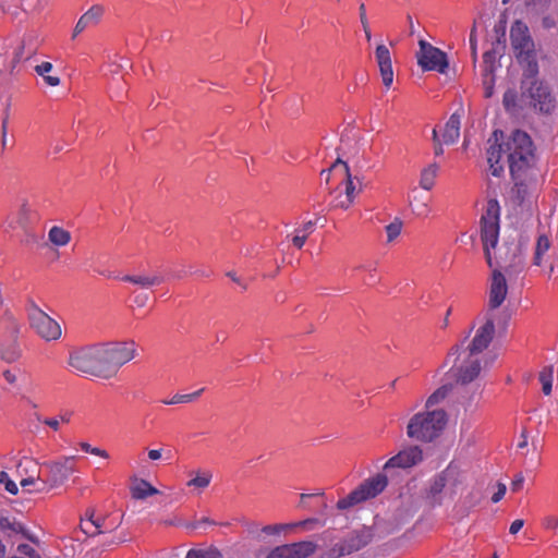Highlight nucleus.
<instances>
[{
  "label": "nucleus",
  "instance_id": "1",
  "mask_svg": "<svg viewBox=\"0 0 558 558\" xmlns=\"http://www.w3.org/2000/svg\"><path fill=\"white\" fill-rule=\"evenodd\" d=\"M495 140L487 149V161L490 173L499 177L504 172L502 157H507L509 169L513 179L523 177L535 162L534 145L531 137L523 131L515 130L511 135L498 143L502 138V132L495 131Z\"/></svg>",
  "mask_w": 558,
  "mask_h": 558
},
{
  "label": "nucleus",
  "instance_id": "2",
  "mask_svg": "<svg viewBox=\"0 0 558 558\" xmlns=\"http://www.w3.org/2000/svg\"><path fill=\"white\" fill-rule=\"evenodd\" d=\"M510 43L518 61L523 66L525 78H533L538 74V64L534 41L530 29L522 21H515L510 28Z\"/></svg>",
  "mask_w": 558,
  "mask_h": 558
},
{
  "label": "nucleus",
  "instance_id": "3",
  "mask_svg": "<svg viewBox=\"0 0 558 558\" xmlns=\"http://www.w3.org/2000/svg\"><path fill=\"white\" fill-rule=\"evenodd\" d=\"M447 423V414L444 410H430L415 414L407 426L410 438L420 441H432L437 438Z\"/></svg>",
  "mask_w": 558,
  "mask_h": 558
},
{
  "label": "nucleus",
  "instance_id": "4",
  "mask_svg": "<svg viewBox=\"0 0 558 558\" xmlns=\"http://www.w3.org/2000/svg\"><path fill=\"white\" fill-rule=\"evenodd\" d=\"M452 365L449 369V374L457 383L466 385L472 383L478 377L482 369L483 356H478L471 352L461 349L460 345L453 347L448 353L446 363Z\"/></svg>",
  "mask_w": 558,
  "mask_h": 558
},
{
  "label": "nucleus",
  "instance_id": "5",
  "mask_svg": "<svg viewBox=\"0 0 558 558\" xmlns=\"http://www.w3.org/2000/svg\"><path fill=\"white\" fill-rule=\"evenodd\" d=\"M69 365L77 373L107 378L100 343L78 348L70 353Z\"/></svg>",
  "mask_w": 558,
  "mask_h": 558
},
{
  "label": "nucleus",
  "instance_id": "6",
  "mask_svg": "<svg viewBox=\"0 0 558 558\" xmlns=\"http://www.w3.org/2000/svg\"><path fill=\"white\" fill-rule=\"evenodd\" d=\"M100 348L107 378L114 376L121 366L136 355V343L133 340L100 343Z\"/></svg>",
  "mask_w": 558,
  "mask_h": 558
},
{
  "label": "nucleus",
  "instance_id": "7",
  "mask_svg": "<svg viewBox=\"0 0 558 558\" xmlns=\"http://www.w3.org/2000/svg\"><path fill=\"white\" fill-rule=\"evenodd\" d=\"M500 208L497 201H488L485 214L482 216L481 238L485 257L490 268L495 267L490 250L495 248L499 236Z\"/></svg>",
  "mask_w": 558,
  "mask_h": 558
},
{
  "label": "nucleus",
  "instance_id": "8",
  "mask_svg": "<svg viewBox=\"0 0 558 558\" xmlns=\"http://www.w3.org/2000/svg\"><path fill=\"white\" fill-rule=\"evenodd\" d=\"M472 328H475L474 336L466 347L463 343L459 344L461 349L483 356V352L488 348L495 336V315L489 311L481 313Z\"/></svg>",
  "mask_w": 558,
  "mask_h": 558
},
{
  "label": "nucleus",
  "instance_id": "9",
  "mask_svg": "<svg viewBox=\"0 0 558 558\" xmlns=\"http://www.w3.org/2000/svg\"><path fill=\"white\" fill-rule=\"evenodd\" d=\"M26 311L29 326L40 339L51 342L62 337L60 324L45 313L37 304H28Z\"/></svg>",
  "mask_w": 558,
  "mask_h": 558
},
{
  "label": "nucleus",
  "instance_id": "10",
  "mask_svg": "<svg viewBox=\"0 0 558 558\" xmlns=\"http://www.w3.org/2000/svg\"><path fill=\"white\" fill-rule=\"evenodd\" d=\"M523 95L530 98L533 108L542 113H551L556 108V99L549 86L535 77L522 81Z\"/></svg>",
  "mask_w": 558,
  "mask_h": 558
},
{
  "label": "nucleus",
  "instance_id": "11",
  "mask_svg": "<svg viewBox=\"0 0 558 558\" xmlns=\"http://www.w3.org/2000/svg\"><path fill=\"white\" fill-rule=\"evenodd\" d=\"M19 331V323L12 314L5 313L0 317V357L7 362H14L20 356Z\"/></svg>",
  "mask_w": 558,
  "mask_h": 558
},
{
  "label": "nucleus",
  "instance_id": "12",
  "mask_svg": "<svg viewBox=\"0 0 558 558\" xmlns=\"http://www.w3.org/2000/svg\"><path fill=\"white\" fill-rule=\"evenodd\" d=\"M387 484L388 481L386 475L377 474L376 476L366 480L347 497L339 499L337 508L345 510L369 498H374L386 488Z\"/></svg>",
  "mask_w": 558,
  "mask_h": 558
},
{
  "label": "nucleus",
  "instance_id": "13",
  "mask_svg": "<svg viewBox=\"0 0 558 558\" xmlns=\"http://www.w3.org/2000/svg\"><path fill=\"white\" fill-rule=\"evenodd\" d=\"M337 175L340 178L338 186H340V190H342V192L354 202L355 197L362 191L361 180L357 177H352L348 165L340 159L335 161L329 169L320 172V179L325 180L326 183L329 182L331 177Z\"/></svg>",
  "mask_w": 558,
  "mask_h": 558
},
{
  "label": "nucleus",
  "instance_id": "14",
  "mask_svg": "<svg viewBox=\"0 0 558 558\" xmlns=\"http://www.w3.org/2000/svg\"><path fill=\"white\" fill-rule=\"evenodd\" d=\"M75 461L76 458L71 456L62 457L59 460L44 463V468L46 470L45 482L47 484L48 490L60 487L69 480V477L76 470Z\"/></svg>",
  "mask_w": 558,
  "mask_h": 558
},
{
  "label": "nucleus",
  "instance_id": "15",
  "mask_svg": "<svg viewBox=\"0 0 558 558\" xmlns=\"http://www.w3.org/2000/svg\"><path fill=\"white\" fill-rule=\"evenodd\" d=\"M420 50L416 54L417 64L424 71H437L441 74L448 69L447 56L440 49L425 40H420Z\"/></svg>",
  "mask_w": 558,
  "mask_h": 558
},
{
  "label": "nucleus",
  "instance_id": "16",
  "mask_svg": "<svg viewBox=\"0 0 558 558\" xmlns=\"http://www.w3.org/2000/svg\"><path fill=\"white\" fill-rule=\"evenodd\" d=\"M316 549L317 545L311 541L295 542L274 547L266 558H310Z\"/></svg>",
  "mask_w": 558,
  "mask_h": 558
},
{
  "label": "nucleus",
  "instance_id": "17",
  "mask_svg": "<svg viewBox=\"0 0 558 558\" xmlns=\"http://www.w3.org/2000/svg\"><path fill=\"white\" fill-rule=\"evenodd\" d=\"M497 267H502L509 274L519 272L524 265V254L522 245L519 242L506 244L499 252L496 260Z\"/></svg>",
  "mask_w": 558,
  "mask_h": 558
},
{
  "label": "nucleus",
  "instance_id": "18",
  "mask_svg": "<svg viewBox=\"0 0 558 558\" xmlns=\"http://www.w3.org/2000/svg\"><path fill=\"white\" fill-rule=\"evenodd\" d=\"M492 281L488 293V305L485 311H489L490 314L498 308L506 300L508 293V286L505 276L498 268H492Z\"/></svg>",
  "mask_w": 558,
  "mask_h": 558
},
{
  "label": "nucleus",
  "instance_id": "19",
  "mask_svg": "<svg viewBox=\"0 0 558 558\" xmlns=\"http://www.w3.org/2000/svg\"><path fill=\"white\" fill-rule=\"evenodd\" d=\"M423 460V452L418 446H410L396 456L391 457L384 465V470L408 469L416 465Z\"/></svg>",
  "mask_w": 558,
  "mask_h": 558
},
{
  "label": "nucleus",
  "instance_id": "20",
  "mask_svg": "<svg viewBox=\"0 0 558 558\" xmlns=\"http://www.w3.org/2000/svg\"><path fill=\"white\" fill-rule=\"evenodd\" d=\"M461 117L457 112L452 113L444 126H438L433 130V138L435 142H440L449 145L453 144L460 136Z\"/></svg>",
  "mask_w": 558,
  "mask_h": 558
},
{
  "label": "nucleus",
  "instance_id": "21",
  "mask_svg": "<svg viewBox=\"0 0 558 558\" xmlns=\"http://www.w3.org/2000/svg\"><path fill=\"white\" fill-rule=\"evenodd\" d=\"M428 191L413 187L408 194L409 206L418 218H426L432 211Z\"/></svg>",
  "mask_w": 558,
  "mask_h": 558
},
{
  "label": "nucleus",
  "instance_id": "22",
  "mask_svg": "<svg viewBox=\"0 0 558 558\" xmlns=\"http://www.w3.org/2000/svg\"><path fill=\"white\" fill-rule=\"evenodd\" d=\"M447 487V496L452 500L458 494L462 493L465 483V474L453 464L447 466L442 472Z\"/></svg>",
  "mask_w": 558,
  "mask_h": 558
},
{
  "label": "nucleus",
  "instance_id": "23",
  "mask_svg": "<svg viewBox=\"0 0 558 558\" xmlns=\"http://www.w3.org/2000/svg\"><path fill=\"white\" fill-rule=\"evenodd\" d=\"M105 8L101 4L92 5L84 14L80 16L72 31V39H75L84 31L96 26L102 19Z\"/></svg>",
  "mask_w": 558,
  "mask_h": 558
},
{
  "label": "nucleus",
  "instance_id": "24",
  "mask_svg": "<svg viewBox=\"0 0 558 558\" xmlns=\"http://www.w3.org/2000/svg\"><path fill=\"white\" fill-rule=\"evenodd\" d=\"M375 59L383 84L386 88H390L393 83V70L389 49L385 45H378L375 50Z\"/></svg>",
  "mask_w": 558,
  "mask_h": 558
},
{
  "label": "nucleus",
  "instance_id": "25",
  "mask_svg": "<svg viewBox=\"0 0 558 558\" xmlns=\"http://www.w3.org/2000/svg\"><path fill=\"white\" fill-rule=\"evenodd\" d=\"M185 486L193 495H201L211 483L213 472L207 469L191 470Z\"/></svg>",
  "mask_w": 558,
  "mask_h": 558
},
{
  "label": "nucleus",
  "instance_id": "26",
  "mask_svg": "<svg viewBox=\"0 0 558 558\" xmlns=\"http://www.w3.org/2000/svg\"><path fill=\"white\" fill-rule=\"evenodd\" d=\"M521 178L514 179L515 183L511 191L512 199L520 206L530 205L536 192V184L532 180L524 181Z\"/></svg>",
  "mask_w": 558,
  "mask_h": 558
},
{
  "label": "nucleus",
  "instance_id": "27",
  "mask_svg": "<svg viewBox=\"0 0 558 558\" xmlns=\"http://www.w3.org/2000/svg\"><path fill=\"white\" fill-rule=\"evenodd\" d=\"M427 499L432 505H442L446 501H450L447 496L446 482L442 473L437 475L429 484L427 490Z\"/></svg>",
  "mask_w": 558,
  "mask_h": 558
},
{
  "label": "nucleus",
  "instance_id": "28",
  "mask_svg": "<svg viewBox=\"0 0 558 558\" xmlns=\"http://www.w3.org/2000/svg\"><path fill=\"white\" fill-rule=\"evenodd\" d=\"M74 416V411L71 409H61L56 415L49 417L38 416L37 420L45 426L49 427L52 432L58 433L62 424H70Z\"/></svg>",
  "mask_w": 558,
  "mask_h": 558
},
{
  "label": "nucleus",
  "instance_id": "29",
  "mask_svg": "<svg viewBox=\"0 0 558 558\" xmlns=\"http://www.w3.org/2000/svg\"><path fill=\"white\" fill-rule=\"evenodd\" d=\"M36 218H37V215L33 210V208L27 204H23L21 206L19 213L16 214V216L10 218V220L8 221V226L11 229H16V228L24 229V228H26V226L28 223L34 221Z\"/></svg>",
  "mask_w": 558,
  "mask_h": 558
},
{
  "label": "nucleus",
  "instance_id": "30",
  "mask_svg": "<svg viewBox=\"0 0 558 558\" xmlns=\"http://www.w3.org/2000/svg\"><path fill=\"white\" fill-rule=\"evenodd\" d=\"M122 281L131 282L134 284H138L142 288H150L154 286H159L165 281V277L159 274L151 275H135V276H123L121 277Z\"/></svg>",
  "mask_w": 558,
  "mask_h": 558
},
{
  "label": "nucleus",
  "instance_id": "31",
  "mask_svg": "<svg viewBox=\"0 0 558 558\" xmlns=\"http://www.w3.org/2000/svg\"><path fill=\"white\" fill-rule=\"evenodd\" d=\"M316 221L308 220L299 226L291 238V242L294 247L302 248L306 239L310 234H312L315 230Z\"/></svg>",
  "mask_w": 558,
  "mask_h": 558
},
{
  "label": "nucleus",
  "instance_id": "32",
  "mask_svg": "<svg viewBox=\"0 0 558 558\" xmlns=\"http://www.w3.org/2000/svg\"><path fill=\"white\" fill-rule=\"evenodd\" d=\"M20 485L28 493H44L48 490L45 477H41V471L35 473V476L22 477Z\"/></svg>",
  "mask_w": 558,
  "mask_h": 558
},
{
  "label": "nucleus",
  "instance_id": "33",
  "mask_svg": "<svg viewBox=\"0 0 558 558\" xmlns=\"http://www.w3.org/2000/svg\"><path fill=\"white\" fill-rule=\"evenodd\" d=\"M439 167L437 163H429L424 167L420 174V187L425 191H430L436 182Z\"/></svg>",
  "mask_w": 558,
  "mask_h": 558
},
{
  "label": "nucleus",
  "instance_id": "34",
  "mask_svg": "<svg viewBox=\"0 0 558 558\" xmlns=\"http://www.w3.org/2000/svg\"><path fill=\"white\" fill-rule=\"evenodd\" d=\"M71 232L62 227L52 226L48 231V240L53 246H66L71 242Z\"/></svg>",
  "mask_w": 558,
  "mask_h": 558
},
{
  "label": "nucleus",
  "instance_id": "35",
  "mask_svg": "<svg viewBox=\"0 0 558 558\" xmlns=\"http://www.w3.org/2000/svg\"><path fill=\"white\" fill-rule=\"evenodd\" d=\"M159 490L145 480H141L131 487V494L134 499H145L157 495Z\"/></svg>",
  "mask_w": 558,
  "mask_h": 558
},
{
  "label": "nucleus",
  "instance_id": "36",
  "mask_svg": "<svg viewBox=\"0 0 558 558\" xmlns=\"http://www.w3.org/2000/svg\"><path fill=\"white\" fill-rule=\"evenodd\" d=\"M315 520H304L295 523H279V524H270L262 527V533L266 535H279L282 532H286L290 529L298 526H305L307 523H312Z\"/></svg>",
  "mask_w": 558,
  "mask_h": 558
},
{
  "label": "nucleus",
  "instance_id": "37",
  "mask_svg": "<svg viewBox=\"0 0 558 558\" xmlns=\"http://www.w3.org/2000/svg\"><path fill=\"white\" fill-rule=\"evenodd\" d=\"M550 248V240L547 235L541 234L537 238L535 251H534V257H533V264L536 266L543 265L544 256Z\"/></svg>",
  "mask_w": 558,
  "mask_h": 558
},
{
  "label": "nucleus",
  "instance_id": "38",
  "mask_svg": "<svg viewBox=\"0 0 558 558\" xmlns=\"http://www.w3.org/2000/svg\"><path fill=\"white\" fill-rule=\"evenodd\" d=\"M52 63L44 61L35 66V72L44 78L47 85L54 87L60 84V77L57 75L49 74L52 71Z\"/></svg>",
  "mask_w": 558,
  "mask_h": 558
},
{
  "label": "nucleus",
  "instance_id": "39",
  "mask_svg": "<svg viewBox=\"0 0 558 558\" xmlns=\"http://www.w3.org/2000/svg\"><path fill=\"white\" fill-rule=\"evenodd\" d=\"M538 381L542 385V391L545 396H549L553 391L554 366L546 365L538 373Z\"/></svg>",
  "mask_w": 558,
  "mask_h": 558
},
{
  "label": "nucleus",
  "instance_id": "40",
  "mask_svg": "<svg viewBox=\"0 0 558 558\" xmlns=\"http://www.w3.org/2000/svg\"><path fill=\"white\" fill-rule=\"evenodd\" d=\"M41 470L38 463L31 458L21 459L16 466V472L19 476H21V478L26 477L28 475L35 476V473H38Z\"/></svg>",
  "mask_w": 558,
  "mask_h": 558
},
{
  "label": "nucleus",
  "instance_id": "41",
  "mask_svg": "<svg viewBox=\"0 0 558 558\" xmlns=\"http://www.w3.org/2000/svg\"><path fill=\"white\" fill-rule=\"evenodd\" d=\"M204 388H201L192 393H177L170 399H163L161 402L167 405H174L179 403H190L197 400L203 393Z\"/></svg>",
  "mask_w": 558,
  "mask_h": 558
},
{
  "label": "nucleus",
  "instance_id": "42",
  "mask_svg": "<svg viewBox=\"0 0 558 558\" xmlns=\"http://www.w3.org/2000/svg\"><path fill=\"white\" fill-rule=\"evenodd\" d=\"M353 203L354 202L340 190V186H337L332 192L331 207L348 209Z\"/></svg>",
  "mask_w": 558,
  "mask_h": 558
},
{
  "label": "nucleus",
  "instance_id": "43",
  "mask_svg": "<svg viewBox=\"0 0 558 558\" xmlns=\"http://www.w3.org/2000/svg\"><path fill=\"white\" fill-rule=\"evenodd\" d=\"M371 534L368 531L356 532L351 537V543L348 546V553L359 550L368 544Z\"/></svg>",
  "mask_w": 558,
  "mask_h": 558
},
{
  "label": "nucleus",
  "instance_id": "44",
  "mask_svg": "<svg viewBox=\"0 0 558 558\" xmlns=\"http://www.w3.org/2000/svg\"><path fill=\"white\" fill-rule=\"evenodd\" d=\"M185 558H223L221 551L215 547L206 549H190Z\"/></svg>",
  "mask_w": 558,
  "mask_h": 558
},
{
  "label": "nucleus",
  "instance_id": "45",
  "mask_svg": "<svg viewBox=\"0 0 558 558\" xmlns=\"http://www.w3.org/2000/svg\"><path fill=\"white\" fill-rule=\"evenodd\" d=\"M81 529L84 533L94 536L102 533V521L100 519H87L81 522Z\"/></svg>",
  "mask_w": 558,
  "mask_h": 558
},
{
  "label": "nucleus",
  "instance_id": "46",
  "mask_svg": "<svg viewBox=\"0 0 558 558\" xmlns=\"http://www.w3.org/2000/svg\"><path fill=\"white\" fill-rule=\"evenodd\" d=\"M148 459L151 462L157 461H167L169 462L172 459V452L170 449L159 448V449H149L147 451Z\"/></svg>",
  "mask_w": 558,
  "mask_h": 558
},
{
  "label": "nucleus",
  "instance_id": "47",
  "mask_svg": "<svg viewBox=\"0 0 558 558\" xmlns=\"http://www.w3.org/2000/svg\"><path fill=\"white\" fill-rule=\"evenodd\" d=\"M483 63V74L494 73L497 68L496 53L493 50L486 51Z\"/></svg>",
  "mask_w": 558,
  "mask_h": 558
},
{
  "label": "nucleus",
  "instance_id": "48",
  "mask_svg": "<svg viewBox=\"0 0 558 558\" xmlns=\"http://www.w3.org/2000/svg\"><path fill=\"white\" fill-rule=\"evenodd\" d=\"M449 390H450V388L448 386H442V387L438 388L427 399L426 408L429 409V408L434 407L435 404L439 403L440 401H442L447 397Z\"/></svg>",
  "mask_w": 558,
  "mask_h": 558
},
{
  "label": "nucleus",
  "instance_id": "49",
  "mask_svg": "<svg viewBox=\"0 0 558 558\" xmlns=\"http://www.w3.org/2000/svg\"><path fill=\"white\" fill-rule=\"evenodd\" d=\"M401 230L402 222L400 220H395L386 226L387 242L395 241L400 235Z\"/></svg>",
  "mask_w": 558,
  "mask_h": 558
},
{
  "label": "nucleus",
  "instance_id": "50",
  "mask_svg": "<svg viewBox=\"0 0 558 558\" xmlns=\"http://www.w3.org/2000/svg\"><path fill=\"white\" fill-rule=\"evenodd\" d=\"M495 75L494 73L483 74L484 96L489 98L494 94Z\"/></svg>",
  "mask_w": 558,
  "mask_h": 558
},
{
  "label": "nucleus",
  "instance_id": "51",
  "mask_svg": "<svg viewBox=\"0 0 558 558\" xmlns=\"http://www.w3.org/2000/svg\"><path fill=\"white\" fill-rule=\"evenodd\" d=\"M0 484H3L4 488L12 495H16L19 493L17 485L9 477L8 473L4 471L0 472Z\"/></svg>",
  "mask_w": 558,
  "mask_h": 558
},
{
  "label": "nucleus",
  "instance_id": "52",
  "mask_svg": "<svg viewBox=\"0 0 558 558\" xmlns=\"http://www.w3.org/2000/svg\"><path fill=\"white\" fill-rule=\"evenodd\" d=\"M506 110L511 111L517 107V93L515 90L509 89L505 93L502 99Z\"/></svg>",
  "mask_w": 558,
  "mask_h": 558
},
{
  "label": "nucleus",
  "instance_id": "53",
  "mask_svg": "<svg viewBox=\"0 0 558 558\" xmlns=\"http://www.w3.org/2000/svg\"><path fill=\"white\" fill-rule=\"evenodd\" d=\"M16 551L24 558H40L35 548L28 544H20Z\"/></svg>",
  "mask_w": 558,
  "mask_h": 558
},
{
  "label": "nucleus",
  "instance_id": "54",
  "mask_svg": "<svg viewBox=\"0 0 558 558\" xmlns=\"http://www.w3.org/2000/svg\"><path fill=\"white\" fill-rule=\"evenodd\" d=\"M3 378L4 380L14 386L16 385L17 380H19V377L21 375V372L19 369H7L3 372Z\"/></svg>",
  "mask_w": 558,
  "mask_h": 558
},
{
  "label": "nucleus",
  "instance_id": "55",
  "mask_svg": "<svg viewBox=\"0 0 558 558\" xmlns=\"http://www.w3.org/2000/svg\"><path fill=\"white\" fill-rule=\"evenodd\" d=\"M469 41H470L472 57L474 59H476V57H477V37H476V25L475 24L473 25V27L471 29Z\"/></svg>",
  "mask_w": 558,
  "mask_h": 558
},
{
  "label": "nucleus",
  "instance_id": "56",
  "mask_svg": "<svg viewBox=\"0 0 558 558\" xmlns=\"http://www.w3.org/2000/svg\"><path fill=\"white\" fill-rule=\"evenodd\" d=\"M505 494H506V485L499 484L498 490L492 496V501L493 502L500 501L504 498Z\"/></svg>",
  "mask_w": 558,
  "mask_h": 558
},
{
  "label": "nucleus",
  "instance_id": "57",
  "mask_svg": "<svg viewBox=\"0 0 558 558\" xmlns=\"http://www.w3.org/2000/svg\"><path fill=\"white\" fill-rule=\"evenodd\" d=\"M542 26L545 29L554 28L556 26V19L551 15L544 16L542 20Z\"/></svg>",
  "mask_w": 558,
  "mask_h": 558
},
{
  "label": "nucleus",
  "instance_id": "58",
  "mask_svg": "<svg viewBox=\"0 0 558 558\" xmlns=\"http://www.w3.org/2000/svg\"><path fill=\"white\" fill-rule=\"evenodd\" d=\"M524 482V477L521 474H518L511 484V489L513 492H518L522 488Z\"/></svg>",
  "mask_w": 558,
  "mask_h": 558
},
{
  "label": "nucleus",
  "instance_id": "59",
  "mask_svg": "<svg viewBox=\"0 0 558 558\" xmlns=\"http://www.w3.org/2000/svg\"><path fill=\"white\" fill-rule=\"evenodd\" d=\"M524 525V521L521 520V519H517L514 520L511 525H510V529H509V532L511 534H517Z\"/></svg>",
  "mask_w": 558,
  "mask_h": 558
},
{
  "label": "nucleus",
  "instance_id": "60",
  "mask_svg": "<svg viewBox=\"0 0 558 558\" xmlns=\"http://www.w3.org/2000/svg\"><path fill=\"white\" fill-rule=\"evenodd\" d=\"M360 12V21L363 26V28H366V24H368L367 16H366V8L364 3H361L359 7Z\"/></svg>",
  "mask_w": 558,
  "mask_h": 558
},
{
  "label": "nucleus",
  "instance_id": "61",
  "mask_svg": "<svg viewBox=\"0 0 558 558\" xmlns=\"http://www.w3.org/2000/svg\"><path fill=\"white\" fill-rule=\"evenodd\" d=\"M204 524H208V525H215L216 523L214 521H211L209 518L207 517H204L197 521H195L191 526L193 529H199L202 527Z\"/></svg>",
  "mask_w": 558,
  "mask_h": 558
},
{
  "label": "nucleus",
  "instance_id": "62",
  "mask_svg": "<svg viewBox=\"0 0 558 558\" xmlns=\"http://www.w3.org/2000/svg\"><path fill=\"white\" fill-rule=\"evenodd\" d=\"M546 529H556L558 530V519L554 517H549L544 522Z\"/></svg>",
  "mask_w": 558,
  "mask_h": 558
},
{
  "label": "nucleus",
  "instance_id": "63",
  "mask_svg": "<svg viewBox=\"0 0 558 558\" xmlns=\"http://www.w3.org/2000/svg\"><path fill=\"white\" fill-rule=\"evenodd\" d=\"M90 454L98 456L104 459L109 458V453L106 450L97 448V447H93V450H90Z\"/></svg>",
  "mask_w": 558,
  "mask_h": 558
},
{
  "label": "nucleus",
  "instance_id": "64",
  "mask_svg": "<svg viewBox=\"0 0 558 558\" xmlns=\"http://www.w3.org/2000/svg\"><path fill=\"white\" fill-rule=\"evenodd\" d=\"M526 4L538 8H544L548 4L549 0H525Z\"/></svg>",
  "mask_w": 558,
  "mask_h": 558
}]
</instances>
